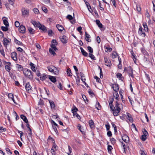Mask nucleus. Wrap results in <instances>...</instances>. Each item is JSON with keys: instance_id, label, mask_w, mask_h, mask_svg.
Segmentation results:
<instances>
[{"instance_id": "obj_1", "label": "nucleus", "mask_w": 155, "mask_h": 155, "mask_svg": "<svg viewBox=\"0 0 155 155\" xmlns=\"http://www.w3.org/2000/svg\"><path fill=\"white\" fill-rule=\"evenodd\" d=\"M109 105L111 110L113 112L114 115L115 116L118 115L121 110V109L122 108V104L117 101L115 107L111 106L112 105L111 103H110Z\"/></svg>"}, {"instance_id": "obj_2", "label": "nucleus", "mask_w": 155, "mask_h": 155, "mask_svg": "<svg viewBox=\"0 0 155 155\" xmlns=\"http://www.w3.org/2000/svg\"><path fill=\"white\" fill-rule=\"evenodd\" d=\"M24 75L30 80L33 78V76L31 71L28 69H25L23 71Z\"/></svg>"}, {"instance_id": "obj_3", "label": "nucleus", "mask_w": 155, "mask_h": 155, "mask_svg": "<svg viewBox=\"0 0 155 155\" xmlns=\"http://www.w3.org/2000/svg\"><path fill=\"white\" fill-rule=\"evenodd\" d=\"M48 70L50 72L53 73L54 74L58 75L59 73V71L58 69L53 65H50L47 67Z\"/></svg>"}, {"instance_id": "obj_4", "label": "nucleus", "mask_w": 155, "mask_h": 155, "mask_svg": "<svg viewBox=\"0 0 155 155\" xmlns=\"http://www.w3.org/2000/svg\"><path fill=\"white\" fill-rule=\"evenodd\" d=\"M22 15L24 17H27L29 14V9L25 8H22L21 9Z\"/></svg>"}, {"instance_id": "obj_5", "label": "nucleus", "mask_w": 155, "mask_h": 155, "mask_svg": "<svg viewBox=\"0 0 155 155\" xmlns=\"http://www.w3.org/2000/svg\"><path fill=\"white\" fill-rule=\"evenodd\" d=\"M145 31L144 30L142 26L140 25L139 29L138 34L142 37H144L146 36Z\"/></svg>"}, {"instance_id": "obj_6", "label": "nucleus", "mask_w": 155, "mask_h": 155, "mask_svg": "<svg viewBox=\"0 0 155 155\" xmlns=\"http://www.w3.org/2000/svg\"><path fill=\"white\" fill-rule=\"evenodd\" d=\"M11 40L9 38H4L3 39V44L5 47H7V46L10 43Z\"/></svg>"}, {"instance_id": "obj_7", "label": "nucleus", "mask_w": 155, "mask_h": 155, "mask_svg": "<svg viewBox=\"0 0 155 155\" xmlns=\"http://www.w3.org/2000/svg\"><path fill=\"white\" fill-rule=\"evenodd\" d=\"M104 64L105 65L108 67H110L112 65L111 61L110 60L107 58L104 57Z\"/></svg>"}, {"instance_id": "obj_8", "label": "nucleus", "mask_w": 155, "mask_h": 155, "mask_svg": "<svg viewBox=\"0 0 155 155\" xmlns=\"http://www.w3.org/2000/svg\"><path fill=\"white\" fill-rule=\"evenodd\" d=\"M122 138L123 140L126 143H128L129 141V137L127 135H123L122 137Z\"/></svg>"}, {"instance_id": "obj_9", "label": "nucleus", "mask_w": 155, "mask_h": 155, "mask_svg": "<svg viewBox=\"0 0 155 155\" xmlns=\"http://www.w3.org/2000/svg\"><path fill=\"white\" fill-rule=\"evenodd\" d=\"M60 38L61 42L63 43H66L67 42V37L65 35L60 36Z\"/></svg>"}, {"instance_id": "obj_10", "label": "nucleus", "mask_w": 155, "mask_h": 155, "mask_svg": "<svg viewBox=\"0 0 155 155\" xmlns=\"http://www.w3.org/2000/svg\"><path fill=\"white\" fill-rule=\"evenodd\" d=\"M19 31L21 33H24L25 32L26 28L25 27L22 25H21L19 28Z\"/></svg>"}, {"instance_id": "obj_11", "label": "nucleus", "mask_w": 155, "mask_h": 155, "mask_svg": "<svg viewBox=\"0 0 155 155\" xmlns=\"http://www.w3.org/2000/svg\"><path fill=\"white\" fill-rule=\"evenodd\" d=\"M80 75L81 77V80L83 81V82L84 83V84L87 86V85L86 83L85 82V81H86V79L85 78V76L84 74H83L82 72H80Z\"/></svg>"}, {"instance_id": "obj_12", "label": "nucleus", "mask_w": 155, "mask_h": 155, "mask_svg": "<svg viewBox=\"0 0 155 155\" xmlns=\"http://www.w3.org/2000/svg\"><path fill=\"white\" fill-rule=\"evenodd\" d=\"M11 57L15 61L17 60V53L15 52H12L11 54Z\"/></svg>"}, {"instance_id": "obj_13", "label": "nucleus", "mask_w": 155, "mask_h": 155, "mask_svg": "<svg viewBox=\"0 0 155 155\" xmlns=\"http://www.w3.org/2000/svg\"><path fill=\"white\" fill-rule=\"evenodd\" d=\"M30 65L31 67V69L33 72L36 71L37 68L34 64L31 62Z\"/></svg>"}, {"instance_id": "obj_14", "label": "nucleus", "mask_w": 155, "mask_h": 155, "mask_svg": "<svg viewBox=\"0 0 155 155\" xmlns=\"http://www.w3.org/2000/svg\"><path fill=\"white\" fill-rule=\"evenodd\" d=\"M112 88L114 92L118 91L119 90L118 85L117 84H114L112 85Z\"/></svg>"}, {"instance_id": "obj_15", "label": "nucleus", "mask_w": 155, "mask_h": 155, "mask_svg": "<svg viewBox=\"0 0 155 155\" xmlns=\"http://www.w3.org/2000/svg\"><path fill=\"white\" fill-rule=\"evenodd\" d=\"M57 147L55 144H54L51 150V152L52 154L55 153V151L57 150Z\"/></svg>"}, {"instance_id": "obj_16", "label": "nucleus", "mask_w": 155, "mask_h": 155, "mask_svg": "<svg viewBox=\"0 0 155 155\" xmlns=\"http://www.w3.org/2000/svg\"><path fill=\"white\" fill-rule=\"evenodd\" d=\"M143 61L144 63L146 64L149 63L150 62V60L149 59L148 54H147L144 57Z\"/></svg>"}, {"instance_id": "obj_17", "label": "nucleus", "mask_w": 155, "mask_h": 155, "mask_svg": "<svg viewBox=\"0 0 155 155\" xmlns=\"http://www.w3.org/2000/svg\"><path fill=\"white\" fill-rule=\"evenodd\" d=\"M127 71L129 75L132 77H133L134 76L133 74V70L131 67H129L128 68Z\"/></svg>"}, {"instance_id": "obj_18", "label": "nucleus", "mask_w": 155, "mask_h": 155, "mask_svg": "<svg viewBox=\"0 0 155 155\" xmlns=\"http://www.w3.org/2000/svg\"><path fill=\"white\" fill-rule=\"evenodd\" d=\"M89 124L91 129H93L94 127V121L92 120L89 121Z\"/></svg>"}, {"instance_id": "obj_19", "label": "nucleus", "mask_w": 155, "mask_h": 155, "mask_svg": "<svg viewBox=\"0 0 155 155\" xmlns=\"http://www.w3.org/2000/svg\"><path fill=\"white\" fill-rule=\"evenodd\" d=\"M113 94L115 98L118 101L119 100V97L117 91L114 92H113Z\"/></svg>"}, {"instance_id": "obj_20", "label": "nucleus", "mask_w": 155, "mask_h": 155, "mask_svg": "<svg viewBox=\"0 0 155 155\" xmlns=\"http://www.w3.org/2000/svg\"><path fill=\"white\" fill-rule=\"evenodd\" d=\"M38 28L40 30H42L44 32H45L47 31V29L46 27L45 26L41 25V24Z\"/></svg>"}, {"instance_id": "obj_21", "label": "nucleus", "mask_w": 155, "mask_h": 155, "mask_svg": "<svg viewBox=\"0 0 155 155\" xmlns=\"http://www.w3.org/2000/svg\"><path fill=\"white\" fill-rule=\"evenodd\" d=\"M32 24L35 27H39V26L40 25V23L38 21H32L31 22Z\"/></svg>"}, {"instance_id": "obj_22", "label": "nucleus", "mask_w": 155, "mask_h": 155, "mask_svg": "<svg viewBox=\"0 0 155 155\" xmlns=\"http://www.w3.org/2000/svg\"><path fill=\"white\" fill-rule=\"evenodd\" d=\"M85 39L88 42L91 41V40L89 39L90 37L88 34L86 32L85 33Z\"/></svg>"}, {"instance_id": "obj_23", "label": "nucleus", "mask_w": 155, "mask_h": 155, "mask_svg": "<svg viewBox=\"0 0 155 155\" xmlns=\"http://www.w3.org/2000/svg\"><path fill=\"white\" fill-rule=\"evenodd\" d=\"M56 27L60 31H62L64 29V28L62 25L59 24H57L56 25Z\"/></svg>"}, {"instance_id": "obj_24", "label": "nucleus", "mask_w": 155, "mask_h": 155, "mask_svg": "<svg viewBox=\"0 0 155 155\" xmlns=\"http://www.w3.org/2000/svg\"><path fill=\"white\" fill-rule=\"evenodd\" d=\"M25 87L26 90L28 91H29V90H31V87L29 83H26L25 86Z\"/></svg>"}, {"instance_id": "obj_25", "label": "nucleus", "mask_w": 155, "mask_h": 155, "mask_svg": "<svg viewBox=\"0 0 155 155\" xmlns=\"http://www.w3.org/2000/svg\"><path fill=\"white\" fill-rule=\"evenodd\" d=\"M20 117L22 119L23 121H25L26 123H28V121L27 120V119L25 116L24 115H21L20 116Z\"/></svg>"}, {"instance_id": "obj_26", "label": "nucleus", "mask_w": 155, "mask_h": 155, "mask_svg": "<svg viewBox=\"0 0 155 155\" xmlns=\"http://www.w3.org/2000/svg\"><path fill=\"white\" fill-rule=\"evenodd\" d=\"M80 49L82 54L85 57L87 56L88 55L87 53L81 47Z\"/></svg>"}, {"instance_id": "obj_27", "label": "nucleus", "mask_w": 155, "mask_h": 155, "mask_svg": "<svg viewBox=\"0 0 155 155\" xmlns=\"http://www.w3.org/2000/svg\"><path fill=\"white\" fill-rule=\"evenodd\" d=\"M49 102L51 108L53 109H54L55 107V105L54 101H52L49 100Z\"/></svg>"}, {"instance_id": "obj_28", "label": "nucleus", "mask_w": 155, "mask_h": 155, "mask_svg": "<svg viewBox=\"0 0 155 155\" xmlns=\"http://www.w3.org/2000/svg\"><path fill=\"white\" fill-rule=\"evenodd\" d=\"M143 25L144 27V30L146 32L148 31V28L147 26V24L145 22H143Z\"/></svg>"}, {"instance_id": "obj_29", "label": "nucleus", "mask_w": 155, "mask_h": 155, "mask_svg": "<svg viewBox=\"0 0 155 155\" xmlns=\"http://www.w3.org/2000/svg\"><path fill=\"white\" fill-rule=\"evenodd\" d=\"M49 78L52 82L54 83H55L56 81V78L54 76H50Z\"/></svg>"}, {"instance_id": "obj_30", "label": "nucleus", "mask_w": 155, "mask_h": 155, "mask_svg": "<svg viewBox=\"0 0 155 155\" xmlns=\"http://www.w3.org/2000/svg\"><path fill=\"white\" fill-rule=\"evenodd\" d=\"M16 67L17 68L18 71H23V68L21 65L17 64L16 65Z\"/></svg>"}, {"instance_id": "obj_31", "label": "nucleus", "mask_w": 155, "mask_h": 155, "mask_svg": "<svg viewBox=\"0 0 155 155\" xmlns=\"http://www.w3.org/2000/svg\"><path fill=\"white\" fill-rule=\"evenodd\" d=\"M95 107L98 110H100L101 109V106L99 103L98 101H97L96 104L95 105Z\"/></svg>"}, {"instance_id": "obj_32", "label": "nucleus", "mask_w": 155, "mask_h": 155, "mask_svg": "<svg viewBox=\"0 0 155 155\" xmlns=\"http://www.w3.org/2000/svg\"><path fill=\"white\" fill-rule=\"evenodd\" d=\"M96 22L98 26L100 28H102V24L100 22V21L98 20H96Z\"/></svg>"}, {"instance_id": "obj_33", "label": "nucleus", "mask_w": 155, "mask_h": 155, "mask_svg": "<svg viewBox=\"0 0 155 155\" xmlns=\"http://www.w3.org/2000/svg\"><path fill=\"white\" fill-rule=\"evenodd\" d=\"M28 30L31 34H33L35 33V31L31 27H29L28 28Z\"/></svg>"}, {"instance_id": "obj_34", "label": "nucleus", "mask_w": 155, "mask_h": 155, "mask_svg": "<svg viewBox=\"0 0 155 155\" xmlns=\"http://www.w3.org/2000/svg\"><path fill=\"white\" fill-rule=\"evenodd\" d=\"M33 11L36 14H39V12L38 9L36 8H34L33 9Z\"/></svg>"}, {"instance_id": "obj_35", "label": "nucleus", "mask_w": 155, "mask_h": 155, "mask_svg": "<svg viewBox=\"0 0 155 155\" xmlns=\"http://www.w3.org/2000/svg\"><path fill=\"white\" fill-rule=\"evenodd\" d=\"M54 51L52 48H50L49 49V51L50 53L54 56L56 54V53H55Z\"/></svg>"}, {"instance_id": "obj_36", "label": "nucleus", "mask_w": 155, "mask_h": 155, "mask_svg": "<svg viewBox=\"0 0 155 155\" xmlns=\"http://www.w3.org/2000/svg\"><path fill=\"white\" fill-rule=\"evenodd\" d=\"M127 118L129 120V121L130 122H133V118L131 117L130 116V114H127Z\"/></svg>"}, {"instance_id": "obj_37", "label": "nucleus", "mask_w": 155, "mask_h": 155, "mask_svg": "<svg viewBox=\"0 0 155 155\" xmlns=\"http://www.w3.org/2000/svg\"><path fill=\"white\" fill-rule=\"evenodd\" d=\"M67 74L69 76H72V73L71 72V71L70 68H68L67 69Z\"/></svg>"}, {"instance_id": "obj_38", "label": "nucleus", "mask_w": 155, "mask_h": 155, "mask_svg": "<svg viewBox=\"0 0 155 155\" xmlns=\"http://www.w3.org/2000/svg\"><path fill=\"white\" fill-rule=\"evenodd\" d=\"M117 56V53L116 52H113L112 54V58H115Z\"/></svg>"}, {"instance_id": "obj_39", "label": "nucleus", "mask_w": 155, "mask_h": 155, "mask_svg": "<svg viewBox=\"0 0 155 155\" xmlns=\"http://www.w3.org/2000/svg\"><path fill=\"white\" fill-rule=\"evenodd\" d=\"M89 57L92 60H95V58L94 56L92 54V53L89 54Z\"/></svg>"}, {"instance_id": "obj_40", "label": "nucleus", "mask_w": 155, "mask_h": 155, "mask_svg": "<svg viewBox=\"0 0 155 155\" xmlns=\"http://www.w3.org/2000/svg\"><path fill=\"white\" fill-rule=\"evenodd\" d=\"M57 44V42L55 40H53L51 42V45H56Z\"/></svg>"}, {"instance_id": "obj_41", "label": "nucleus", "mask_w": 155, "mask_h": 155, "mask_svg": "<svg viewBox=\"0 0 155 155\" xmlns=\"http://www.w3.org/2000/svg\"><path fill=\"white\" fill-rule=\"evenodd\" d=\"M87 49L88 50L89 53H93V49L91 47L89 46H88L87 47Z\"/></svg>"}, {"instance_id": "obj_42", "label": "nucleus", "mask_w": 155, "mask_h": 155, "mask_svg": "<svg viewBox=\"0 0 155 155\" xmlns=\"http://www.w3.org/2000/svg\"><path fill=\"white\" fill-rule=\"evenodd\" d=\"M46 75L43 74L42 76L40 77V79L42 81H44L46 78Z\"/></svg>"}, {"instance_id": "obj_43", "label": "nucleus", "mask_w": 155, "mask_h": 155, "mask_svg": "<svg viewBox=\"0 0 155 155\" xmlns=\"http://www.w3.org/2000/svg\"><path fill=\"white\" fill-rule=\"evenodd\" d=\"M3 21L4 24L6 26H8L9 24H8V23L7 20H6V19H3Z\"/></svg>"}, {"instance_id": "obj_44", "label": "nucleus", "mask_w": 155, "mask_h": 155, "mask_svg": "<svg viewBox=\"0 0 155 155\" xmlns=\"http://www.w3.org/2000/svg\"><path fill=\"white\" fill-rule=\"evenodd\" d=\"M15 42L16 43V44H17L18 45H22V42L18 41L17 39H15Z\"/></svg>"}, {"instance_id": "obj_45", "label": "nucleus", "mask_w": 155, "mask_h": 155, "mask_svg": "<svg viewBox=\"0 0 155 155\" xmlns=\"http://www.w3.org/2000/svg\"><path fill=\"white\" fill-rule=\"evenodd\" d=\"M146 136H147L146 135H143V134L142 135L141 137V139L143 141H145L147 139Z\"/></svg>"}, {"instance_id": "obj_46", "label": "nucleus", "mask_w": 155, "mask_h": 155, "mask_svg": "<svg viewBox=\"0 0 155 155\" xmlns=\"http://www.w3.org/2000/svg\"><path fill=\"white\" fill-rule=\"evenodd\" d=\"M2 30L4 31H6L8 30L7 26L5 27L2 26L1 27Z\"/></svg>"}, {"instance_id": "obj_47", "label": "nucleus", "mask_w": 155, "mask_h": 155, "mask_svg": "<svg viewBox=\"0 0 155 155\" xmlns=\"http://www.w3.org/2000/svg\"><path fill=\"white\" fill-rule=\"evenodd\" d=\"M0 52L1 54L3 56L5 55L4 51L3 49V48L2 47L0 48Z\"/></svg>"}, {"instance_id": "obj_48", "label": "nucleus", "mask_w": 155, "mask_h": 155, "mask_svg": "<svg viewBox=\"0 0 155 155\" xmlns=\"http://www.w3.org/2000/svg\"><path fill=\"white\" fill-rule=\"evenodd\" d=\"M18 51H19L22 52L23 54H25V53L24 51H23V49L20 47H18L17 48Z\"/></svg>"}, {"instance_id": "obj_49", "label": "nucleus", "mask_w": 155, "mask_h": 155, "mask_svg": "<svg viewBox=\"0 0 155 155\" xmlns=\"http://www.w3.org/2000/svg\"><path fill=\"white\" fill-rule=\"evenodd\" d=\"M136 9L138 12H140L141 10V7L139 5H137Z\"/></svg>"}, {"instance_id": "obj_50", "label": "nucleus", "mask_w": 155, "mask_h": 155, "mask_svg": "<svg viewBox=\"0 0 155 155\" xmlns=\"http://www.w3.org/2000/svg\"><path fill=\"white\" fill-rule=\"evenodd\" d=\"M5 69L7 71H8V72L10 70V67L9 66H8V65H6L5 67Z\"/></svg>"}, {"instance_id": "obj_51", "label": "nucleus", "mask_w": 155, "mask_h": 155, "mask_svg": "<svg viewBox=\"0 0 155 155\" xmlns=\"http://www.w3.org/2000/svg\"><path fill=\"white\" fill-rule=\"evenodd\" d=\"M84 2L88 8V10H89V11L91 12V10H90L89 9V7H88V5H89V3L88 2H87L86 1H85V0H84Z\"/></svg>"}, {"instance_id": "obj_52", "label": "nucleus", "mask_w": 155, "mask_h": 155, "mask_svg": "<svg viewBox=\"0 0 155 155\" xmlns=\"http://www.w3.org/2000/svg\"><path fill=\"white\" fill-rule=\"evenodd\" d=\"M6 131V129L4 128L3 127H0V132H5Z\"/></svg>"}, {"instance_id": "obj_53", "label": "nucleus", "mask_w": 155, "mask_h": 155, "mask_svg": "<svg viewBox=\"0 0 155 155\" xmlns=\"http://www.w3.org/2000/svg\"><path fill=\"white\" fill-rule=\"evenodd\" d=\"M8 95L9 98L12 99V98H13V97H14L13 94L11 93L8 94Z\"/></svg>"}, {"instance_id": "obj_54", "label": "nucleus", "mask_w": 155, "mask_h": 155, "mask_svg": "<svg viewBox=\"0 0 155 155\" xmlns=\"http://www.w3.org/2000/svg\"><path fill=\"white\" fill-rule=\"evenodd\" d=\"M123 92V91L122 90H120L119 91V94L121 96V99H122L123 98V96L122 95V93Z\"/></svg>"}, {"instance_id": "obj_55", "label": "nucleus", "mask_w": 155, "mask_h": 155, "mask_svg": "<svg viewBox=\"0 0 155 155\" xmlns=\"http://www.w3.org/2000/svg\"><path fill=\"white\" fill-rule=\"evenodd\" d=\"M8 1L9 3L12 5L14 4L15 0H8Z\"/></svg>"}, {"instance_id": "obj_56", "label": "nucleus", "mask_w": 155, "mask_h": 155, "mask_svg": "<svg viewBox=\"0 0 155 155\" xmlns=\"http://www.w3.org/2000/svg\"><path fill=\"white\" fill-rule=\"evenodd\" d=\"M51 48H52L54 51H56L57 50V48L56 47V45H51Z\"/></svg>"}, {"instance_id": "obj_57", "label": "nucleus", "mask_w": 155, "mask_h": 155, "mask_svg": "<svg viewBox=\"0 0 155 155\" xmlns=\"http://www.w3.org/2000/svg\"><path fill=\"white\" fill-rule=\"evenodd\" d=\"M34 72L36 73V74L37 76L39 77L40 76L41 74L39 71L36 70V71Z\"/></svg>"}, {"instance_id": "obj_58", "label": "nucleus", "mask_w": 155, "mask_h": 155, "mask_svg": "<svg viewBox=\"0 0 155 155\" xmlns=\"http://www.w3.org/2000/svg\"><path fill=\"white\" fill-rule=\"evenodd\" d=\"M15 25L17 27H19L20 26L19 22L18 21H16L15 23Z\"/></svg>"}, {"instance_id": "obj_59", "label": "nucleus", "mask_w": 155, "mask_h": 155, "mask_svg": "<svg viewBox=\"0 0 155 155\" xmlns=\"http://www.w3.org/2000/svg\"><path fill=\"white\" fill-rule=\"evenodd\" d=\"M58 87L59 88L60 90H62V86L60 82L59 83V84L58 85Z\"/></svg>"}, {"instance_id": "obj_60", "label": "nucleus", "mask_w": 155, "mask_h": 155, "mask_svg": "<svg viewBox=\"0 0 155 155\" xmlns=\"http://www.w3.org/2000/svg\"><path fill=\"white\" fill-rule=\"evenodd\" d=\"M5 150H6V151L7 153H8V154H12V153L11 151V150H10L9 148H6Z\"/></svg>"}, {"instance_id": "obj_61", "label": "nucleus", "mask_w": 155, "mask_h": 155, "mask_svg": "<svg viewBox=\"0 0 155 155\" xmlns=\"http://www.w3.org/2000/svg\"><path fill=\"white\" fill-rule=\"evenodd\" d=\"M42 10L44 12H45V13H47V12H48V10H47V8L45 7H42Z\"/></svg>"}, {"instance_id": "obj_62", "label": "nucleus", "mask_w": 155, "mask_h": 155, "mask_svg": "<svg viewBox=\"0 0 155 155\" xmlns=\"http://www.w3.org/2000/svg\"><path fill=\"white\" fill-rule=\"evenodd\" d=\"M67 18L69 19V20H71L72 19L73 17L71 15H68L67 16Z\"/></svg>"}, {"instance_id": "obj_63", "label": "nucleus", "mask_w": 155, "mask_h": 155, "mask_svg": "<svg viewBox=\"0 0 155 155\" xmlns=\"http://www.w3.org/2000/svg\"><path fill=\"white\" fill-rule=\"evenodd\" d=\"M78 110V109L77 108L75 107L74 109L72 110V112H76Z\"/></svg>"}, {"instance_id": "obj_64", "label": "nucleus", "mask_w": 155, "mask_h": 155, "mask_svg": "<svg viewBox=\"0 0 155 155\" xmlns=\"http://www.w3.org/2000/svg\"><path fill=\"white\" fill-rule=\"evenodd\" d=\"M152 3L153 5V10L155 11V1H152Z\"/></svg>"}]
</instances>
